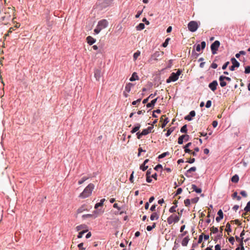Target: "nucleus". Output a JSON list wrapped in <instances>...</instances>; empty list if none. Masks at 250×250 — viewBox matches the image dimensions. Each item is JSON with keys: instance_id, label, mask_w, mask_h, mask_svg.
I'll return each instance as SVG.
<instances>
[{"instance_id": "obj_1", "label": "nucleus", "mask_w": 250, "mask_h": 250, "mask_svg": "<svg viewBox=\"0 0 250 250\" xmlns=\"http://www.w3.org/2000/svg\"><path fill=\"white\" fill-rule=\"evenodd\" d=\"M13 11L14 10L10 8H8L5 10L3 15H2L1 18V21L3 24L7 25L9 23V21H11L12 19L11 13H14Z\"/></svg>"}, {"instance_id": "obj_2", "label": "nucleus", "mask_w": 250, "mask_h": 250, "mask_svg": "<svg viewBox=\"0 0 250 250\" xmlns=\"http://www.w3.org/2000/svg\"><path fill=\"white\" fill-rule=\"evenodd\" d=\"M94 187L95 186L93 184H89L80 194L79 197L84 199L90 196L94 188Z\"/></svg>"}, {"instance_id": "obj_3", "label": "nucleus", "mask_w": 250, "mask_h": 250, "mask_svg": "<svg viewBox=\"0 0 250 250\" xmlns=\"http://www.w3.org/2000/svg\"><path fill=\"white\" fill-rule=\"evenodd\" d=\"M108 24L107 21L105 19L100 21L96 28L94 29V32L97 34L99 33L102 29L106 28Z\"/></svg>"}, {"instance_id": "obj_4", "label": "nucleus", "mask_w": 250, "mask_h": 250, "mask_svg": "<svg viewBox=\"0 0 250 250\" xmlns=\"http://www.w3.org/2000/svg\"><path fill=\"white\" fill-rule=\"evenodd\" d=\"M181 73L182 70L181 69H178L176 73L172 72L167 80L166 82L167 83H169L171 82L176 81L178 79L179 76Z\"/></svg>"}, {"instance_id": "obj_5", "label": "nucleus", "mask_w": 250, "mask_h": 250, "mask_svg": "<svg viewBox=\"0 0 250 250\" xmlns=\"http://www.w3.org/2000/svg\"><path fill=\"white\" fill-rule=\"evenodd\" d=\"M199 26L198 25L197 22L196 21H190L188 24V30L192 32H195L198 29Z\"/></svg>"}, {"instance_id": "obj_6", "label": "nucleus", "mask_w": 250, "mask_h": 250, "mask_svg": "<svg viewBox=\"0 0 250 250\" xmlns=\"http://www.w3.org/2000/svg\"><path fill=\"white\" fill-rule=\"evenodd\" d=\"M220 45V43L218 41H215L210 46L212 54L214 55L217 53V51Z\"/></svg>"}, {"instance_id": "obj_7", "label": "nucleus", "mask_w": 250, "mask_h": 250, "mask_svg": "<svg viewBox=\"0 0 250 250\" xmlns=\"http://www.w3.org/2000/svg\"><path fill=\"white\" fill-rule=\"evenodd\" d=\"M230 61L232 65L229 67V69L230 71L235 70V68H238L240 66V63L236 60L234 58H232L230 59Z\"/></svg>"}, {"instance_id": "obj_8", "label": "nucleus", "mask_w": 250, "mask_h": 250, "mask_svg": "<svg viewBox=\"0 0 250 250\" xmlns=\"http://www.w3.org/2000/svg\"><path fill=\"white\" fill-rule=\"evenodd\" d=\"M189 139V136L188 135H182L180 136L178 139V143L179 145H182L183 143L184 140L185 141H188Z\"/></svg>"}, {"instance_id": "obj_9", "label": "nucleus", "mask_w": 250, "mask_h": 250, "mask_svg": "<svg viewBox=\"0 0 250 250\" xmlns=\"http://www.w3.org/2000/svg\"><path fill=\"white\" fill-rule=\"evenodd\" d=\"M113 0H101L100 5L102 8L108 6Z\"/></svg>"}, {"instance_id": "obj_10", "label": "nucleus", "mask_w": 250, "mask_h": 250, "mask_svg": "<svg viewBox=\"0 0 250 250\" xmlns=\"http://www.w3.org/2000/svg\"><path fill=\"white\" fill-rule=\"evenodd\" d=\"M218 82L216 80L213 81L211 83H209L208 84V87L213 92H214L217 89V87L218 86Z\"/></svg>"}, {"instance_id": "obj_11", "label": "nucleus", "mask_w": 250, "mask_h": 250, "mask_svg": "<svg viewBox=\"0 0 250 250\" xmlns=\"http://www.w3.org/2000/svg\"><path fill=\"white\" fill-rule=\"evenodd\" d=\"M148 133H149V131H147V129H144L143 130V131H142L141 133H140L139 132H137L136 133V135H137V138L138 139H140L143 136L146 135Z\"/></svg>"}, {"instance_id": "obj_12", "label": "nucleus", "mask_w": 250, "mask_h": 250, "mask_svg": "<svg viewBox=\"0 0 250 250\" xmlns=\"http://www.w3.org/2000/svg\"><path fill=\"white\" fill-rule=\"evenodd\" d=\"M195 114H196V113H195V111L192 110L189 112V113L188 115L186 116L185 117V119L190 121L192 120V118L194 117L195 116Z\"/></svg>"}, {"instance_id": "obj_13", "label": "nucleus", "mask_w": 250, "mask_h": 250, "mask_svg": "<svg viewBox=\"0 0 250 250\" xmlns=\"http://www.w3.org/2000/svg\"><path fill=\"white\" fill-rule=\"evenodd\" d=\"M217 215L218 216L216 218V221L219 222L223 218V212L221 209L218 210Z\"/></svg>"}, {"instance_id": "obj_14", "label": "nucleus", "mask_w": 250, "mask_h": 250, "mask_svg": "<svg viewBox=\"0 0 250 250\" xmlns=\"http://www.w3.org/2000/svg\"><path fill=\"white\" fill-rule=\"evenodd\" d=\"M101 72L100 70L96 69L95 70L94 77L97 80L99 81L100 80V78L101 77Z\"/></svg>"}, {"instance_id": "obj_15", "label": "nucleus", "mask_w": 250, "mask_h": 250, "mask_svg": "<svg viewBox=\"0 0 250 250\" xmlns=\"http://www.w3.org/2000/svg\"><path fill=\"white\" fill-rule=\"evenodd\" d=\"M86 41H87V43L89 45L93 44L96 42V40L94 39L93 38H92L91 36H88L86 38Z\"/></svg>"}, {"instance_id": "obj_16", "label": "nucleus", "mask_w": 250, "mask_h": 250, "mask_svg": "<svg viewBox=\"0 0 250 250\" xmlns=\"http://www.w3.org/2000/svg\"><path fill=\"white\" fill-rule=\"evenodd\" d=\"M196 167H190L189 169H188L186 172L185 173V175L187 177H191V176L190 175H188V173L191 172H193V171H196Z\"/></svg>"}, {"instance_id": "obj_17", "label": "nucleus", "mask_w": 250, "mask_h": 250, "mask_svg": "<svg viewBox=\"0 0 250 250\" xmlns=\"http://www.w3.org/2000/svg\"><path fill=\"white\" fill-rule=\"evenodd\" d=\"M158 98H156V99L152 100L150 103L147 104L146 107L148 108L153 107L157 101Z\"/></svg>"}, {"instance_id": "obj_18", "label": "nucleus", "mask_w": 250, "mask_h": 250, "mask_svg": "<svg viewBox=\"0 0 250 250\" xmlns=\"http://www.w3.org/2000/svg\"><path fill=\"white\" fill-rule=\"evenodd\" d=\"M223 75H221L219 78V81L220 82V85L221 87H225L227 85V83L225 81L224 79H222Z\"/></svg>"}, {"instance_id": "obj_19", "label": "nucleus", "mask_w": 250, "mask_h": 250, "mask_svg": "<svg viewBox=\"0 0 250 250\" xmlns=\"http://www.w3.org/2000/svg\"><path fill=\"white\" fill-rule=\"evenodd\" d=\"M190 239L188 236L185 237L182 241V245L183 246H187Z\"/></svg>"}, {"instance_id": "obj_20", "label": "nucleus", "mask_w": 250, "mask_h": 250, "mask_svg": "<svg viewBox=\"0 0 250 250\" xmlns=\"http://www.w3.org/2000/svg\"><path fill=\"white\" fill-rule=\"evenodd\" d=\"M178 203V201L175 200L174 201V204L175 205L174 206H173L172 207H171L169 210V211L171 213H173V212H176V208H177V204Z\"/></svg>"}, {"instance_id": "obj_21", "label": "nucleus", "mask_w": 250, "mask_h": 250, "mask_svg": "<svg viewBox=\"0 0 250 250\" xmlns=\"http://www.w3.org/2000/svg\"><path fill=\"white\" fill-rule=\"evenodd\" d=\"M191 187L193 190L195 191L196 193H200L202 192V189L200 188H198L195 185L192 184Z\"/></svg>"}, {"instance_id": "obj_22", "label": "nucleus", "mask_w": 250, "mask_h": 250, "mask_svg": "<svg viewBox=\"0 0 250 250\" xmlns=\"http://www.w3.org/2000/svg\"><path fill=\"white\" fill-rule=\"evenodd\" d=\"M159 215L157 212H153L150 217V219L151 221H153L155 219L157 220L159 218Z\"/></svg>"}, {"instance_id": "obj_23", "label": "nucleus", "mask_w": 250, "mask_h": 250, "mask_svg": "<svg viewBox=\"0 0 250 250\" xmlns=\"http://www.w3.org/2000/svg\"><path fill=\"white\" fill-rule=\"evenodd\" d=\"M138 76L137 74V73L134 72L132 74V76L129 79V81L131 82H132V81H135L136 80H138Z\"/></svg>"}, {"instance_id": "obj_24", "label": "nucleus", "mask_w": 250, "mask_h": 250, "mask_svg": "<svg viewBox=\"0 0 250 250\" xmlns=\"http://www.w3.org/2000/svg\"><path fill=\"white\" fill-rule=\"evenodd\" d=\"M239 179V178L238 175H237V174H235L231 177V181L232 182L236 183L238 182Z\"/></svg>"}, {"instance_id": "obj_25", "label": "nucleus", "mask_w": 250, "mask_h": 250, "mask_svg": "<svg viewBox=\"0 0 250 250\" xmlns=\"http://www.w3.org/2000/svg\"><path fill=\"white\" fill-rule=\"evenodd\" d=\"M140 126H141L139 124H137L135 126V127L133 128L132 130L131 131V132L132 133H134L137 132L140 128Z\"/></svg>"}, {"instance_id": "obj_26", "label": "nucleus", "mask_w": 250, "mask_h": 250, "mask_svg": "<svg viewBox=\"0 0 250 250\" xmlns=\"http://www.w3.org/2000/svg\"><path fill=\"white\" fill-rule=\"evenodd\" d=\"M167 221L168 224H171L172 223H174V215H171L170 216H169L167 219Z\"/></svg>"}, {"instance_id": "obj_27", "label": "nucleus", "mask_w": 250, "mask_h": 250, "mask_svg": "<svg viewBox=\"0 0 250 250\" xmlns=\"http://www.w3.org/2000/svg\"><path fill=\"white\" fill-rule=\"evenodd\" d=\"M163 54V52L157 51L154 53V54L152 55V57L156 59V58L159 57L161 55H162Z\"/></svg>"}, {"instance_id": "obj_28", "label": "nucleus", "mask_w": 250, "mask_h": 250, "mask_svg": "<svg viewBox=\"0 0 250 250\" xmlns=\"http://www.w3.org/2000/svg\"><path fill=\"white\" fill-rule=\"evenodd\" d=\"M105 201L104 199H103L100 201V202L97 203L95 206V208L97 209L99 207H102L103 205L104 202Z\"/></svg>"}, {"instance_id": "obj_29", "label": "nucleus", "mask_w": 250, "mask_h": 250, "mask_svg": "<svg viewBox=\"0 0 250 250\" xmlns=\"http://www.w3.org/2000/svg\"><path fill=\"white\" fill-rule=\"evenodd\" d=\"M136 28L137 30H142L145 28V24L143 23H140Z\"/></svg>"}, {"instance_id": "obj_30", "label": "nucleus", "mask_w": 250, "mask_h": 250, "mask_svg": "<svg viewBox=\"0 0 250 250\" xmlns=\"http://www.w3.org/2000/svg\"><path fill=\"white\" fill-rule=\"evenodd\" d=\"M199 55V54L195 52L194 49L192 51L191 57H192L193 59H197Z\"/></svg>"}, {"instance_id": "obj_31", "label": "nucleus", "mask_w": 250, "mask_h": 250, "mask_svg": "<svg viewBox=\"0 0 250 250\" xmlns=\"http://www.w3.org/2000/svg\"><path fill=\"white\" fill-rule=\"evenodd\" d=\"M180 131L181 133H186L188 131L187 129V125H184L181 128Z\"/></svg>"}, {"instance_id": "obj_32", "label": "nucleus", "mask_w": 250, "mask_h": 250, "mask_svg": "<svg viewBox=\"0 0 250 250\" xmlns=\"http://www.w3.org/2000/svg\"><path fill=\"white\" fill-rule=\"evenodd\" d=\"M174 127H172L168 129L167 131V132L166 133V136L168 137L169 136L171 133L174 131Z\"/></svg>"}, {"instance_id": "obj_33", "label": "nucleus", "mask_w": 250, "mask_h": 250, "mask_svg": "<svg viewBox=\"0 0 250 250\" xmlns=\"http://www.w3.org/2000/svg\"><path fill=\"white\" fill-rule=\"evenodd\" d=\"M169 155V152H168V151L165 152L163 153L161 155H160L158 156V158L159 159H162V158H163L165 157L166 156H168Z\"/></svg>"}, {"instance_id": "obj_34", "label": "nucleus", "mask_w": 250, "mask_h": 250, "mask_svg": "<svg viewBox=\"0 0 250 250\" xmlns=\"http://www.w3.org/2000/svg\"><path fill=\"white\" fill-rule=\"evenodd\" d=\"M231 226L229 223H228L226 225V230L228 232V234L229 235V233L231 232Z\"/></svg>"}, {"instance_id": "obj_35", "label": "nucleus", "mask_w": 250, "mask_h": 250, "mask_svg": "<svg viewBox=\"0 0 250 250\" xmlns=\"http://www.w3.org/2000/svg\"><path fill=\"white\" fill-rule=\"evenodd\" d=\"M89 177H83L82 179L78 182L79 185H81L86 180L88 179Z\"/></svg>"}, {"instance_id": "obj_36", "label": "nucleus", "mask_w": 250, "mask_h": 250, "mask_svg": "<svg viewBox=\"0 0 250 250\" xmlns=\"http://www.w3.org/2000/svg\"><path fill=\"white\" fill-rule=\"evenodd\" d=\"M244 210L246 212H248L250 211V201L248 202L246 206L244 208Z\"/></svg>"}, {"instance_id": "obj_37", "label": "nucleus", "mask_w": 250, "mask_h": 250, "mask_svg": "<svg viewBox=\"0 0 250 250\" xmlns=\"http://www.w3.org/2000/svg\"><path fill=\"white\" fill-rule=\"evenodd\" d=\"M169 122L168 118L166 117L165 120H164L163 123L162 125V128H164L166 125Z\"/></svg>"}, {"instance_id": "obj_38", "label": "nucleus", "mask_w": 250, "mask_h": 250, "mask_svg": "<svg viewBox=\"0 0 250 250\" xmlns=\"http://www.w3.org/2000/svg\"><path fill=\"white\" fill-rule=\"evenodd\" d=\"M86 228V226L85 225H81L80 226H78L76 227V230L77 231H80L82 230V229H85Z\"/></svg>"}, {"instance_id": "obj_39", "label": "nucleus", "mask_w": 250, "mask_h": 250, "mask_svg": "<svg viewBox=\"0 0 250 250\" xmlns=\"http://www.w3.org/2000/svg\"><path fill=\"white\" fill-rule=\"evenodd\" d=\"M170 39L169 38L166 39L165 42L164 43H163L162 46L164 47H166L167 46L168 42L170 41Z\"/></svg>"}, {"instance_id": "obj_40", "label": "nucleus", "mask_w": 250, "mask_h": 250, "mask_svg": "<svg viewBox=\"0 0 250 250\" xmlns=\"http://www.w3.org/2000/svg\"><path fill=\"white\" fill-rule=\"evenodd\" d=\"M199 151V147H196L194 148V151H191V154H192L193 156H196V152H198Z\"/></svg>"}, {"instance_id": "obj_41", "label": "nucleus", "mask_w": 250, "mask_h": 250, "mask_svg": "<svg viewBox=\"0 0 250 250\" xmlns=\"http://www.w3.org/2000/svg\"><path fill=\"white\" fill-rule=\"evenodd\" d=\"M133 86V84L131 83H129L127 85H126V92H129L130 90V87Z\"/></svg>"}, {"instance_id": "obj_42", "label": "nucleus", "mask_w": 250, "mask_h": 250, "mask_svg": "<svg viewBox=\"0 0 250 250\" xmlns=\"http://www.w3.org/2000/svg\"><path fill=\"white\" fill-rule=\"evenodd\" d=\"M193 47H194V48H195L196 50L198 52L200 51V50L201 49V47L200 46V44H195L194 45Z\"/></svg>"}, {"instance_id": "obj_43", "label": "nucleus", "mask_w": 250, "mask_h": 250, "mask_svg": "<svg viewBox=\"0 0 250 250\" xmlns=\"http://www.w3.org/2000/svg\"><path fill=\"white\" fill-rule=\"evenodd\" d=\"M190 200L189 199H187L184 201V204L186 207H188L190 205Z\"/></svg>"}, {"instance_id": "obj_44", "label": "nucleus", "mask_w": 250, "mask_h": 250, "mask_svg": "<svg viewBox=\"0 0 250 250\" xmlns=\"http://www.w3.org/2000/svg\"><path fill=\"white\" fill-rule=\"evenodd\" d=\"M140 55V52L139 51H137L136 52H135L133 55V58L134 60H136L137 58Z\"/></svg>"}, {"instance_id": "obj_45", "label": "nucleus", "mask_w": 250, "mask_h": 250, "mask_svg": "<svg viewBox=\"0 0 250 250\" xmlns=\"http://www.w3.org/2000/svg\"><path fill=\"white\" fill-rule=\"evenodd\" d=\"M210 230L213 233H216L218 232V229L217 228L212 227L210 228Z\"/></svg>"}, {"instance_id": "obj_46", "label": "nucleus", "mask_w": 250, "mask_h": 250, "mask_svg": "<svg viewBox=\"0 0 250 250\" xmlns=\"http://www.w3.org/2000/svg\"><path fill=\"white\" fill-rule=\"evenodd\" d=\"M87 230H83V231H82L81 232H80L78 234V238H81L83 236V234L86 232Z\"/></svg>"}, {"instance_id": "obj_47", "label": "nucleus", "mask_w": 250, "mask_h": 250, "mask_svg": "<svg viewBox=\"0 0 250 250\" xmlns=\"http://www.w3.org/2000/svg\"><path fill=\"white\" fill-rule=\"evenodd\" d=\"M244 72L245 74L250 73V65L247 66L246 67H245Z\"/></svg>"}, {"instance_id": "obj_48", "label": "nucleus", "mask_w": 250, "mask_h": 250, "mask_svg": "<svg viewBox=\"0 0 250 250\" xmlns=\"http://www.w3.org/2000/svg\"><path fill=\"white\" fill-rule=\"evenodd\" d=\"M85 210V208L84 206H82L79 208L77 211V213H82L83 210Z\"/></svg>"}, {"instance_id": "obj_49", "label": "nucleus", "mask_w": 250, "mask_h": 250, "mask_svg": "<svg viewBox=\"0 0 250 250\" xmlns=\"http://www.w3.org/2000/svg\"><path fill=\"white\" fill-rule=\"evenodd\" d=\"M140 169H142L143 171H145L146 170L147 168H148V166H144L143 164H142L141 166H140Z\"/></svg>"}, {"instance_id": "obj_50", "label": "nucleus", "mask_w": 250, "mask_h": 250, "mask_svg": "<svg viewBox=\"0 0 250 250\" xmlns=\"http://www.w3.org/2000/svg\"><path fill=\"white\" fill-rule=\"evenodd\" d=\"M83 243H81L78 245V247L79 248V250H84L85 249V248L83 247Z\"/></svg>"}, {"instance_id": "obj_51", "label": "nucleus", "mask_w": 250, "mask_h": 250, "mask_svg": "<svg viewBox=\"0 0 250 250\" xmlns=\"http://www.w3.org/2000/svg\"><path fill=\"white\" fill-rule=\"evenodd\" d=\"M93 212L94 214H101L104 212V211H103V210H102L101 209H98V210L94 211Z\"/></svg>"}, {"instance_id": "obj_52", "label": "nucleus", "mask_w": 250, "mask_h": 250, "mask_svg": "<svg viewBox=\"0 0 250 250\" xmlns=\"http://www.w3.org/2000/svg\"><path fill=\"white\" fill-rule=\"evenodd\" d=\"M211 105V101L210 100H208L206 104V107L207 108H209Z\"/></svg>"}, {"instance_id": "obj_53", "label": "nucleus", "mask_w": 250, "mask_h": 250, "mask_svg": "<svg viewBox=\"0 0 250 250\" xmlns=\"http://www.w3.org/2000/svg\"><path fill=\"white\" fill-rule=\"evenodd\" d=\"M162 168H163V167H162V166L161 164H158V165H157V166L154 167V169H155V170H157V171L159 170V169H162Z\"/></svg>"}, {"instance_id": "obj_54", "label": "nucleus", "mask_w": 250, "mask_h": 250, "mask_svg": "<svg viewBox=\"0 0 250 250\" xmlns=\"http://www.w3.org/2000/svg\"><path fill=\"white\" fill-rule=\"evenodd\" d=\"M199 198L197 197H195V198H192L191 200V202L192 203H196L198 201H199Z\"/></svg>"}, {"instance_id": "obj_55", "label": "nucleus", "mask_w": 250, "mask_h": 250, "mask_svg": "<svg viewBox=\"0 0 250 250\" xmlns=\"http://www.w3.org/2000/svg\"><path fill=\"white\" fill-rule=\"evenodd\" d=\"M229 64V62H225L222 66V69L225 70Z\"/></svg>"}, {"instance_id": "obj_56", "label": "nucleus", "mask_w": 250, "mask_h": 250, "mask_svg": "<svg viewBox=\"0 0 250 250\" xmlns=\"http://www.w3.org/2000/svg\"><path fill=\"white\" fill-rule=\"evenodd\" d=\"M182 192V188H178L176 191V193L175 194V196H177L180 194H181Z\"/></svg>"}, {"instance_id": "obj_57", "label": "nucleus", "mask_w": 250, "mask_h": 250, "mask_svg": "<svg viewBox=\"0 0 250 250\" xmlns=\"http://www.w3.org/2000/svg\"><path fill=\"white\" fill-rule=\"evenodd\" d=\"M206 45V43L205 42L203 41V42H201L200 46H201V49L202 50H203L205 48Z\"/></svg>"}, {"instance_id": "obj_58", "label": "nucleus", "mask_w": 250, "mask_h": 250, "mask_svg": "<svg viewBox=\"0 0 250 250\" xmlns=\"http://www.w3.org/2000/svg\"><path fill=\"white\" fill-rule=\"evenodd\" d=\"M229 241L232 244V245H233L234 244V238L233 237H230L229 238Z\"/></svg>"}, {"instance_id": "obj_59", "label": "nucleus", "mask_w": 250, "mask_h": 250, "mask_svg": "<svg viewBox=\"0 0 250 250\" xmlns=\"http://www.w3.org/2000/svg\"><path fill=\"white\" fill-rule=\"evenodd\" d=\"M180 220V217L177 216V215H175V216H174V223H177Z\"/></svg>"}, {"instance_id": "obj_60", "label": "nucleus", "mask_w": 250, "mask_h": 250, "mask_svg": "<svg viewBox=\"0 0 250 250\" xmlns=\"http://www.w3.org/2000/svg\"><path fill=\"white\" fill-rule=\"evenodd\" d=\"M240 194L244 197H246L247 196V194L245 190H242L240 192Z\"/></svg>"}, {"instance_id": "obj_61", "label": "nucleus", "mask_w": 250, "mask_h": 250, "mask_svg": "<svg viewBox=\"0 0 250 250\" xmlns=\"http://www.w3.org/2000/svg\"><path fill=\"white\" fill-rule=\"evenodd\" d=\"M203 236V234H202L199 236L198 241V243L200 244L202 242Z\"/></svg>"}, {"instance_id": "obj_62", "label": "nucleus", "mask_w": 250, "mask_h": 250, "mask_svg": "<svg viewBox=\"0 0 250 250\" xmlns=\"http://www.w3.org/2000/svg\"><path fill=\"white\" fill-rule=\"evenodd\" d=\"M235 239H236V241H237V242H239L240 243L241 241H243V239H244V237H242V238L241 237V238H239L238 236H235Z\"/></svg>"}, {"instance_id": "obj_63", "label": "nucleus", "mask_w": 250, "mask_h": 250, "mask_svg": "<svg viewBox=\"0 0 250 250\" xmlns=\"http://www.w3.org/2000/svg\"><path fill=\"white\" fill-rule=\"evenodd\" d=\"M146 181L147 183H151L152 182L151 177L150 176H146Z\"/></svg>"}, {"instance_id": "obj_64", "label": "nucleus", "mask_w": 250, "mask_h": 250, "mask_svg": "<svg viewBox=\"0 0 250 250\" xmlns=\"http://www.w3.org/2000/svg\"><path fill=\"white\" fill-rule=\"evenodd\" d=\"M215 250H221V246L219 244H217L215 246Z\"/></svg>"}]
</instances>
